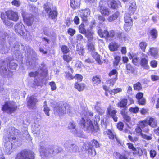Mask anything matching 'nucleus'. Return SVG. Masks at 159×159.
<instances>
[{"label": "nucleus", "instance_id": "obj_1", "mask_svg": "<svg viewBox=\"0 0 159 159\" xmlns=\"http://www.w3.org/2000/svg\"><path fill=\"white\" fill-rule=\"evenodd\" d=\"M62 151L61 147L58 146L52 147L47 149L42 148L40 150L41 156L42 157H48L52 154L53 155L59 153Z\"/></svg>", "mask_w": 159, "mask_h": 159}, {"label": "nucleus", "instance_id": "obj_2", "mask_svg": "<svg viewBox=\"0 0 159 159\" xmlns=\"http://www.w3.org/2000/svg\"><path fill=\"white\" fill-rule=\"evenodd\" d=\"M66 109L69 113V115L72 116L71 110L70 107L68 105H65L64 104H60L55 107L54 108V112L56 115H57L59 116H61L63 114L66 113Z\"/></svg>", "mask_w": 159, "mask_h": 159}, {"label": "nucleus", "instance_id": "obj_3", "mask_svg": "<svg viewBox=\"0 0 159 159\" xmlns=\"http://www.w3.org/2000/svg\"><path fill=\"white\" fill-rule=\"evenodd\" d=\"M34 154L32 151L23 150L18 153L15 159H34Z\"/></svg>", "mask_w": 159, "mask_h": 159}, {"label": "nucleus", "instance_id": "obj_4", "mask_svg": "<svg viewBox=\"0 0 159 159\" xmlns=\"http://www.w3.org/2000/svg\"><path fill=\"white\" fill-rule=\"evenodd\" d=\"M80 124L82 127L86 129L88 132H95L94 126L90 119L87 120L86 122L84 119L82 118L80 121Z\"/></svg>", "mask_w": 159, "mask_h": 159}, {"label": "nucleus", "instance_id": "obj_5", "mask_svg": "<svg viewBox=\"0 0 159 159\" xmlns=\"http://www.w3.org/2000/svg\"><path fill=\"white\" fill-rule=\"evenodd\" d=\"M17 107L16 104L15 102H6L2 108V110L7 113H11L14 111Z\"/></svg>", "mask_w": 159, "mask_h": 159}, {"label": "nucleus", "instance_id": "obj_6", "mask_svg": "<svg viewBox=\"0 0 159 159\" xmlns=\"http://www.w3.org/2000/svg\"><path fill=\"white\" fill-rule=\"evenodd\" d=\"M64 146L66 150L71 152H76L78 149V146L72 143L70 141H66Z\"/></svg>", "mask_w": 159, "mask_h": 159}, {"label": "nucleus", "instance_id": "obj_7", "mask_svg": "<svg viewBox=\"0 0 159 159\" xmlns=\"http://www.w3.org/2000/svg\"><path fill=\"white\" fill-rule=\"evenodd\" d=\"M9 134L10 136H8V137H11V138L12 139L13 141V143H16L17 145H18V144H19V143H18L19 142L18 139H17L16 137L15 136H13L11 137V136L18 135L19 133V131L18 129H16L14 127L10 128L9 129Z\"/></svg>", "mask_w": 159, "mask_h": 159}, {"label": "nucleus", "instance_id": "obj_8", "mask_svg": "<svg viewBox=\"0 0 159 159\" xmlns=\"http://www.w3.org/2000/svg\"><path fill=\"white\" fill-rule=\"evenodd\" d=\"M14 28L15 31L17 34L22 36L25 35L26 30L22 23L17 24L15 25Z\"/></svg>", "mask_w": 159, "mask_h": 159}, {"label": "nucleus", "instance_id": "obj_9", "mask_svg": "<svg viewBox=\"0 0 159 159\" xmlns=\"http://www.w3.org/2000/svg\"><path fill=\"white\" fill-rule=\"evenodd\" d=\"M6 13L8 19L14 21L18 20L19 17L17 12L10 10L6 12Z\"/></svg>", "mask_w": 159, "mask_h": 159}, {"label": "nucleus", "instance_id": "obj_10", "mask_svg": "<svg viewBox=\"0 0 159 159\" xmlns=\"http://www.w3.org/2000/svg\"><path fill=\"white\" fill-rule=\"evenodd\" d=\"M90 144H91V143H87L84 145L83 147L88 151L89 155L93 157L96 155V152L95 149L93 148V146L91 145H90Z\"/></svg>", "mask_w": 159, "mask_h": 159}, {"label": "nucleus", "instance_id": "obj_11", "mask_svg": "<svg viewBox=\"0 0 159 159\" xmlns=\"http://www.w3.org/2000/svg\"><path fill=\"white\" fill-rule=\"evenodd\" d=\"M23 20L27 26H31L34 21V17L31 14H27L26 15H23Z\"/></svg>", "mask_w": 159, "mask_h": 159}, {"label": "nucleus", "instance_id": "obj_12", "mask_svg": "<svg viewBox=\"0 0 159 159\" xmlns=\"http://www.w3.org/2000/svg\"><path fill=\"white\" fill-rule=\"evenodd\" d=\"M44 8L45 11L48 14L49 17L50 18L52 19H54L57 17V12L56 10L52 11L51 8L46 5H44Z\"/></svg>", "mask_w": 159, "mask_h": 159}, {"label": "nucleus", "instance_id": "obj_13", "mask_svg": "<svg viewBox=\"0 0 159 159\" xmlns=\"http://www.w3.org/2000/svg\"><path fill=\"white\" fill-rule=\"evenodd\" d=\"M38 100L34 96H32L29 97L27 102V106L29 108L31 109L34 108Z\"/></svg>", "mask_w": 159, "mask_h": 159}, {"label": "nucleus", "instance_id": "obj_14", "mask_svg": "<svg viewBox=\"0 0 159 159\" xmlns=\"http://www.w3.org/2000/svg\"><path fill=\"white\" fill-rule=\"evenodd\" d=\"M10 140H11V137L5 138V141L6 142L4 145L5 147V150L8 154H11L12 149V143L9 141Z\"/></svg>", "mask_w": 159, "mask_h": 159}, {"label": "nucleus", "instance_id": "obj_15", "mask_svg": "<svg viewBox=\"0 0 159 159\" xmlns=\"http://www.w3.org/2000/svg\"><path fill=\"white\" fill-rule=\"evenodd\" d=\"M141 55L142 57L141 60V64L145 69H149V66L148 65V60L146 59L147 56L146 54L143 53H142Z\"/></svg>", "mask_w": 159, "mask_h": 159}, {"label": "nucleus", "instance_id": "obj_16", "mask_svg": "<svg viewBox=\"0 0 159 159\" xmlns=\"http://www.w3.org/2000/svg\"><path fill=\"white\" fill-rule=\"evenodd\" d=\"M138 125L143 129V131L148 132L149 129L147 128L148 126V119L138 122Z\"/></svg>", "mask_w": 159, "mask_h": 159}, {"label": "nucleus", "instance_id": "obj_17", "mask_svg": "<svg viewBox=\"0 0 159 159\" xmlns=\"http://www.w3.org/2000/svg\"><path fill=\"white\" fill-rule=\"evenodd\" d=\"M90 11L89 9H86L82 10L80 12V16L83 20L86 21L87 20V18L90 14Z\"/></svg>", "mask_w": 159, "mask_h": 159}, {"label": "nucleus", "instance_id": "obj_18", "mask_svg": "<svg viewBox=\"0 0 159 159\" xmlns=\"http://www.w3.org/2000/svg\"><path fill=\"white\" fill-rule=\"evenodd\" d=\"M108 114L109 115L111 116L115 122L117 121L118 117L116 114L117 111L115 110H112L110 108L107 109Z\"/></svg>", "mask_w": 159, "mask_h": 159}, {"label": "nucleus", "instance_id": "obj_19", "mask_svg": "<svg viewBox=\"0 0 159 159\" xmlns=\"http://www.w3.org/2000/svg\"><path fill=\"white\" fill-rule=\"evenodd\" d=\"M117 37L120 41H125L128 40V37L126 34L121 32H118L116 34Z\"/></svg>", "mask_w": 159, "mask_h": 159}, {"label": "nucleus", "instance_id": "obj_20", "mask_svg": "<svg viewBox=\"0 0 159 159\" xmlns=\"http://www.w3.org/2000/svg\"><path fill=\"white\" fill-rule=\"evenodd\" d=\"M70 3L71 7L75 9L79 7L80 5V0H70Z\"/></svg>", "mask_w": 159, "mask_h": 159}, {"label": "nucleus", "instance_id": "obj_21", "mask_svg": "<svg viewBox=\"0 0 159 159\" xmlns=\"http://www.w3.org/2000/svg\"><path fill=\"white\" fill-rule=\"evenodd\" d=\"M107 134L109 139H113L115 138L117 142V143L119 144L120 143V140L119 138L116 136L114 133H113L111 130H108L107 132Z\"/></svg>", "mask_w": 159, "mask_h": 159}, {"label": "nucleus", "instance_id": "obj_22", "mask_svg": "<svg viewBox=\"0 0 159 159\" xmlns=\"http://www.w3.org/2000/svg\"><path fill=\"white\" fill-rule=\"evenodd\" d=\"M67 68L68 70V71L66 72V77L68 80H70L74 78L73 76L72 75V73H73V70L71 67L69 66H67Z\"/></svg>", "mask_w": 159, "mask_h": 159}, {"label": "nucleus", "instance_id": "obj_23", "mask_svg": "<svg viewBox=\"0 0 159 159\" xmlns=\"http://www.w3.org/2000/svg\"><path fill=\"white\" fill-rule=\"evenodd\" d=\"M117 43L115 42H111L109 45V49L111 51H116L119 47Z\"/></svg>", "mask_w": 159, "mask_h": 159}, {"label": "nucleus", "instance_id": "obj_24", "mask_svg": "<svg viewBox=\"0 0 159 159\" xmlns=\"http://www.w3.org/2000/svg\"><path fill=\"white\" fill-rule=\"evenodd\" d=\"M135 71L134 68L129 63L127 64L126 65L125 72L127 74L130 73H133Z\"/></svg>", "mask_w": 159, "mask_h": 159}, {"label": "nucleus", "instance_id": "obj_25", "mask_svg": "<svg viewBox=\"0 0 159 159\" xmlns=\"http://www.w3.org/2000/svg\"><path fill=\"white\" fill-rule=\"evenodd\" d=\"M94 33L90 31H88L84 34L85 36L87 38L88 42H92L93 39Z\"/></svg>", "mask_w": 159, "mask_h": 159}, {"label": "nucleus", "instance_id": "obj_26", "mask_svg": "<svg viewBox=\"0 0 159 159\" xmlns=\"http://www.w3.org/2000/svg\"><path fill=\"white\" fill-rule=\"evenodd\" d=\"M158 53V51L157 48H150L149 51L148 52V54L154 57H157Z\"/></svg>", "mask_w": 159, "mask_h": 159}, {"label": "nucleus", "instance_id": "obj_27", "mask_svg": "<svg viewBox=\"0 0 159 159\" xmlns=\"http://www.w3.org/2000/svg\"><path fill=\"white\" fill-rule=\"evenodd\" d=\"M27 54L29 58L34 57L36 56L35 52L30 47L27 48Z\"/></svg>", "mask_w": 159, "mask_h": 159}, {"label": "nucleus", "instance_id": "obj_28", "mask_svg": "<svg viewBox=\"0 0 159 159\" xmlns=\"http://www.w3.org/2000/svg\"><path fill=\"white\" fill-rule=\"evenodd\" d=\"M68 128L75 134H77V130L75 128V125L74 122L72 121L69 123Z\"/></svg>", "mask_w": 159, "mask_h": 159}, {"label": "nucleus", "instance_id": "obj_29", "mask_svg": "<svg viewBox=\"0 0 159 159\" xmlns=\"http://www.w3.org/2000/svg\"><path fill=\"white\" fill-rule=\"evenodd\" d=\"M136 7L135 2L134 1H131L130 2L129 10L131 12V13L132 14H133L135 12Z\"/></svg>", "mask_w": 159, "mask_h": 159}, {"label": "nucleus", "instance_id": "obj_30", "mask_svg": "<svg viewBox=\"0 0 159 159\" xmlns=\"http://www.w3.org/2000/svg\"><path fill=\"white\" fill-rule=\"evenodd\" d=\"M120 14V13L119 12H116L112 16L109 17L107 18V20L110 22L113 21L118 17Z\"/></svg>", "mask_w": 159, "mask_h": 159}, {"label": "nucleus", "instance_id": "obj_31", "mask_svg": "<svg viewBox=\"0 0 159 159\" xmlns=\"http://www.w3.org/2000/svg\"><path fill=\"white\" fill-rule=\"evenodd\" d=\"M99 35L102 37L108 38V31L107 30H104L103 31L101 29H99L98 31Z\"/></svg>", "mask_w": 159, "mask_h": 159}, {"label": "nucleus", "instance_id": "obj_32", "mask_svg": "<svg viewBox=\"0 0 159 159\" xmlns=\"http://www.w3.org/2000/svg\"><path fill=\"white\" fill-rule=\"evenodd\" d=\"M148 125H150L152 127H155L157 126V122L153 118H150L149 119H148Z\"/></svg>", "mask_w": 159, "mask_h": 159}, {"label": "nucleus", "instance_id": "obj_33", "mask_svg": "<svg viewBox=\"0 0 159 159\" xmlns=\"http://www.w3.org/2000/svg\"><path fill=\"white\" fill-rule=\"evenodd\" d=\"M100 10L101 14L103 16H108L110 14L109 11L107 7L100 8Z\"/></svg>", "mask_w": 159, "mask_h": 159}, {"label": "nucleus", "instance_id": "obj_34", "mask_svg": "<svg viewBox=\"0 0 159 159\" xmlns=\"http://www.w3.org/2000/svg\"><path fill=\"white\" fill-rule=\"evenodd\" d=\"M114 156L116 157V158L118 159H127V157L125 154H121L120 153L117 152L114 153Z\"/></svg>", "mask_w": 159, "mask_h": 159}, {"label": "nucleus", "instance_id": "obj_35", "mask_svg": "<svg viewBox=\"0 0 159 159\" xmlns=\"http://www.w3.org/2000/svg\"><path fill=\"white\" fill-rule=\"evenodd\" d=\"M93 57L99 64H101L102 62L100 60L99 54L96 52H93L92 54Z\"/></svg>", "mask_w": 159, "mask_h": 159}, {"label": "nucleus", "instance_id": "obj_36", "mask_svg": "<svg viewBox=\"0 0 159 159\" xmlns=\"http://www.w3.org/2000/svg\"><path fill=\"white\" fill-rule=\"evenodd\" d=\"M87 45L88 49L89 51H93L94 50V43L93 42H88Z\"/></svg>", "mask_w": 159, "mask_h": 159}, {"label": "nucleus", "instance_id": "obj_37", "mask_svg": "<svg viewBox=\"0 0 159 159\" xmlns=\"http://www.w3.org/2000/svg\"><path fill=\"white\" fill-rule=\"evenodd\" d=\"M130 14L126 13L125 14L124 17V20L125 23H131L132 22V19L131 18Z\"/></svg>", "mask_w": 159, "mask_h": 159}, {"label": "nucleus", "instance_id": "obj_38", "mask_svg": "<svg viewBox=\"0 0 159 159\" xmlns=\"http://www.w3.org/2000/svg\"><path fill=\"white\" fill-rule=\"evenodd\" d=\"M75 88L80 91H82L84 88V85L83 84H79L77 83L75 84Z\"/></svg>", "mask_w": 159, "mask_h": 159}, {"label": "nucleus", "instance_id": "obj_39", "mask_svg": "<svg viewBox=\"0 0 159 159\" xmlns=\"http://www.w3.org/2000/svg\"><path fill=\"white\" fill-rule=\"evenodd\" d=\"M132 25V22L125 23L124 26V29L125 31H129L131 29Z\"/></svg>", "mask_w": 159, "mask_h": 159}, {"label": "nucleus", "instance_id": "obj_40", "mask_svg": "<svg viewBox=\"0 0 159 159\" xmlns=\"http://www.w3.org/2000/svg\"><path fill=\"white\" fill-rule=\"evenodd\" d=\"M76 48L77 53L80 55H83L84 52V50L83 47L77 45Z\"/></svg>", "mask_w": 159, "mask_h": 159}, {"label": "nucleus", "instance_id": "obj_41", "mask_svg": "<svg viewBox=\"0 0 159 159\" xmlns=\"http://www.w3.org/2000/svg\"><path fill=\"white\" fill-rule=\"evenodd\" d=\"M63 58L66 62L68 63L72 59V57L71 55H63Z\"/></svg>", "mask_w": 159, "mask_h": 159}, {"label": "nucleus", "instance_id": "obj_42", "mask_svg": "<svg viewBox=\"0 0 159 159\" xmlns=\"http://www.w3.org/2000/svg\"><path fill=\"white\" fill-rule=\"evenodd\" d=\"M127 100L124 99L121 100L119 103L118 104V106L120 107H125L127 105Z\"/></svg>", "mask_w": 159, "mask_h": 159}, {"label": "nucleus", "instance_id": "obj_43", "mask_svg": "<svg viewBox=\"0 0 159 159\" xmlns=\"http://www.w3.org/2000/svg\"><path fill=\"white\" fill-rule=\"evenodd\" d=\"M117 71L116 70H113L109 74V75L110 77L112 76L111 78L114 79H117Z\"/></svg>", "mask_w": 159, "mask_h": 159}, {"label": "nucleus", "instance_id": "obj_44", "mask_svg": "<svg viewBox=\"0 0 159 159\" xmlns=\"http://www.w3.org/2000/svg\"><path fill=\"white\" fill-rule=\"evenodd\" d=\"M79 31L81 33L84 34L87 32L84 24H81L79 28Z\"/></svg>", "mask_w": 159, "mask_h": 159}, {"label": "nucleus", "instance_id": "obj_45", "mask_svg": "<svg viewBox=\"0 0 159 159\" xmlns=\"http://www.w3.org/2000/svg\"><path fill=\"white\" fill-rule=\"evenodd\" d=\"M122 91V89L120 88H117L114 89L113 90H112L111 91H109V93L111 94H115L118 93Z\"/></svg>", "mask_w": 159, "mask_h": 159}, {"label": "nucleus", "instance_id": "obj_46", "mask_svg": "<svg viewBox=\"0 0 159 159\" xmlns=\"http://www.w3.org/2000/svg\"><path fill=\"white\" fill-rule=\"evenodd\" d=\"M147 45V44L145 42H141L139 44V48L143 51H145Z\"/></svg>", "mask_w": 159, "mask_h": 159}, {"label": "nucleus", "instance_id": "obj_47", "mask_svg": "<svg viewBox=\"0 0 159 159\" xmlns=\"http://www.w3.org/2000/svg\"><path fill=\"white\" fill-rule=\"evenodd\" d=\"M92 81L94 84L97 85L99 84L101 82L100 79L97 76L93 77L92 78Z\"/></svg>", "mask_w": 159, "mask_h": 159}, {"label": "nucleus", "instance_id": "obj_48", "mask_svg": "<svg viewBox=\"0 0 159 159\" xmlns=\"http://www.w3.org/2000/svg\"><path fill=\"white\" fill-rule=\"evenodd\" d=\"M143 152L141 148H138L135 149V152H133L134 154H138L139 156H141L143 154Z\"/></svg>", "mask_w": 159, "mask_h": 159}, {"label": "nucleus", "instance_id": "obj_49", "mask_svg": "<svg viewBox=\"0 0 159 159\" xmlns=\"http://www.w3.org/2000/svg\"><path fill=\"white\" fill-rule=\"evenodd\" d=\"M108 3L105 0H101L99 2V6L100 8H102L107 7V6Z\"/></svg>", "mask_w": 159, "mask_h": 159}, {"label": "nucleus", "instance_id": "obj_50", "mask_svg": "<svg viewBox=\"0 0 159 159\" xmlns=\"http://www.w3.org/2000/svg\"><path fill=\"white\" fill-rule=\"evenodd\" d=\"M46 102L45 101L44 102V111L45 113V114L47 116H49V111H50V109L48 108L46 104Z\"/></svg>", "mask_w": 159, "mask_h": 159}, {"label": "nucleus", "instance_id": "obj_51", "mask_svg": "<svg viewBox=\"0 0 159 159\" xmlns=\"http://www.w3.org/2000/svg\"><path fill=\"white\" fill-rule=\"evenodd\" d=\"M150 34L152 38H156L157 36V32L155 29H153L150 31Z\"/></svg>", "mask_w": 159, "mask_h": 159}, {"label": "nucleus", "instance_id": "obj_52", "mask_svg": "<svg viewBox=\"0 0 159 159\" xmlns=\"http://www.w3.org/2000/svg\"><path fill=\"white\" fill-rule=\"evenodd\" d=\"M61 50L63 53H67L69 52L70 50L67 46L63 45L61 48Z\"/></svg>", "mask_w": 159, "mask_h": 159}, {"label": "nucleus", "instance_id": "obj_53", "mask_svg": "<svg viewBox=\"0 0 159 159\" xmlns=\"http://www.w3.org/2000/svg\"><path fill=\"white\" fill-rule=\"evenodd\" d=\"M13 5H14L17 7H19L21 5V2L19 0H13L11 2Z\"/></svg>", "mask_w": 159, "mask_h": 159}, {"label": "nucleus", "instance_id": "obj_54", "mask_svg": "<svg viewBox=\"0 0 159 159\" xmlns=\"http://www.w3.org/2000/svg\"><path fill=\"white\" fill-rule=\"evenodd\" d=\"M111 8L115 9L117 7L118 4L116 1L112 0L111 2Z\"/></svg>", "mask_w": 159, "mask_h": 159}, {"label": "nucleus", "instance_id": "obj_55", "mask_svg": "<svg viewBox=\"0 0 159 159\" xmlns=\"http://www.w3.org/2000/svg\"><path fill=\"white\" fill-rule=\"evenodd\" d=\"M120 60V57L119 56H116L114 58V65L115 66L118 65Z\"/></svg>", "mask_w": 159, "mask_h": 159}, {"label": "nucleus", "instance_id": "obj_56", "mask_svg": "<svg viewBox=\"0 0 159 159\" xmlns=\"http://www.w3.org/2000/svg\"><path fill=\"white\" fill-rule=\"evenodd\" d=\"M89 143H91V145L93 146H93H95V147L97 148L99 146L98 142L95 140H93ZM90 145H91V144H90Z\"/></svg>", "mask_w": 159, "mask_h": 159}, {"label": "nucleus", "instance_id": "obj_57", "mask_svg": "<svg viewBox=\"0 0 159 159\" xmlns=\"http://www.w3.org/2000/svg\"><path fill=\"white\" fill-rule=\"evenodd\" d=\"M134 88L135 90H139L142 89V86L140 83L138 82L134 85Z\"/></svg>", "mask_w": 159, "mask_h": 159}, {"label": "nucleus", "instance_id": "obj_58", "mask_svg": "<svg viewBox=\"0 0 159 159\" xmlns=\"http://www.w3.org/2000/svg\"><path fill=\"white\" fill-rule=\"evenodd\" d=\"M2 62V61H0V64ZM7 71V69L5 67L2 66V65H0V71L1 73H2L6 74Z\"/></svg>", "mask_w": 159, "mask_h": 159}, {"label": "nucleus", "instance_id": "obj_59", "mask_svg": "<svg viewBox=\"0 0 159 159\" xmlns=\"http://www.w3.org/2000/svg\"><path fill=\"white\" fill-rule=\"evenodd\" d=\"M75 30L73 29L69 28L68 30V34L71 36H73L75 33Z\"/></svg>", "mask_w": 159, "mask_h": 159}, {"label": "nucleus", "instance_id": "obj_60", "mask_svg": "<svg viewBox=\"0 0 159 159\" xmlns=\"http://www.w3.org/2000/svg\"><path fill=\"white\" fill-rule=\"evenodd\" d=\"M116 80V79H114V78L113 79L111 78V79L108 80V83L110 84V86H113L114 85Z\"/></svg>", "mask_w": 159, "mask_h": 159}, {"label": "nucleus", "instance_id": "obj_61", "mask_svg": "<svg viewBox=\"0 0 159 159\" xmlns=\"http://www.w3.org/2000/svg\"><path fill=\"white\" fill-rule=\"evenodd\" d=\"M108 39L109 38H112L113 37L115 34L114 31L113 30H111L109 32H108Z\"/></svg>", "mask_w": 159, "mask_h": 159}, {"label": "nucleus", "instance_id": "obj_62", "mask_svg": "<svg viewBox=\"0 0 159 159\" xmlns=\"http://www.w3.org/2000/svg\"><path fill=\"white\" fill-rule=\"evenodd\" d=\"M135 131L139 135H142V134H143L142 133V130L141 129V128L139 125H138V126L136 128Z\"/></svg>", "mask_w": 159, "mask_h": 159}, {"label": "nucleus", "instance_id": "obj_63", "mask_svg": "<svg viewBox=\"0 0 159 159\" xmlns=\"http://www.w3.org/2000/svg\"><path fill=\"white\" fill-rule=\"evenodd\" d=\"M49 84L50 85L51 90L52 91L55 90L56 89V87L55 83L54 82H50Z\"/></svg>", "mask_w": 159, "mask_h": 159}, {"label": "nucleus", "instance_id": "obj_64", "mask_svg": "<svg viewBox=\"0 0 159 159\" xmlns=\"http://www.w3.org/2000/svg\"><path fill=\"white\" fill-rule=\"evenodd\" d=\"M128 137L130 140L134 142H135L138 140V138L136 137H133L130 135H129Z\"/></svg>", "mask_w": 159, "mask_h": 159}]
</instances>
